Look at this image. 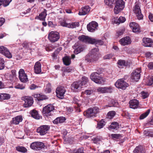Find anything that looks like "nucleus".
<instances>
[{
  "label": "nucleus",
  "instance_id": "nucleus-1",
  "mask_svg": "<svg viewBox=\"0 0 153 153\" xmlns=\"http://www.w3.org/2000/svg\"><path fill=\"white\" fill-rule=\"evenodd\" d=\"M114 11L115 14H117L122 11L125 7V2L123 0H117L115 3Z\"/></svg>",
  "mask_w": 153,
  "mask_h": 153
},
{
  "label": "nucleus",
  "instance_id": "nucleus-2",
  "mask_svg": "<svg viewBox=\"0 0 153 153\" xmlns=\"http://www.w3.org/2000/svg\"><path fill=\"white\" fill-rule=\"evenodd\" d=\"M99 108L97 107L91 108L88 109L84 113V116L87 117H92L99 112Z\"/></svg>",
  "mask_w": 153,
  "mask_h": 153
},
{
  "label": "nucleus",
  "instance_id": "nucleus-3",
  "mask_svg": "<svg viewBox=\"0 0 153 153\" xmlns=\"http://www.w3.org/2000/svg\"><path fill=\"white\" fill-rule=\"evenodd\" d=\"M59 38V33L57 32L51 31L48 34V38L51 42L53 43L58 41Z\"/></svg>",
  "mask_w": 153,
  "mask_h": 153
},
{
  "label": "nucleus",
  "instance_id": "nucleus-4",
  "mask_svg": "<svg viewBox=\"0 0 153 153\" xmlns=\"http://www.w3.org/2000/svg\"><path fill=\"white\" fill-rule=\"evenodd\" d=\"M61 25L63 27H65L69 28H74L79 26V24L78 22L68 23L66 19H64L60 23Z\"/></svg>",
  "mask_w": 153,
  "mask_h": 153
},
{
  "label": "nucleus",
  "instance_id": "nucleus-5",
  "mask_svg": "<svg viewBox=\"0 0 153 153\" xmlns=\"http://www.w3.org/2000/svg\"><path fill=\"white\" fill-rule=\"evenodd\" d=\"M115 85L117 88L124 90L128 86V84L125 82L123 79H120L116 82Z\"/></svg>",
  "mask_w": 153,
  "mask_h": 153
},
{
  "label": "nucleus",
  "instance_id": "nucleus-6",
  "mask_svg": "<svg viewBox=\"0 0 153 153\" xmlns=\"http://www.w3.org/2000/svg\"><path fill=\"white\" fill-rule=\"evenodd\" d=\"M45 146L43 143L40 142H35L30 145V148L33 150H39L44 148Z\"/></svg>",
  "mask_w": 153,
  "mask_h": 153
},
{
  "label": "nucleus",
  "instance_id": "nucleus-7",
  "mask_svg": "<svg viewBox=\"0 0 153 153\" xmlns=\"http://www.w3.org/2000/svg\"><path fill=\"white\" fill-rule=\"evenodd\" d=\"M141 69L138 68L135 69L131 74V79L132 80L137 81L140 77Z\"/></svg>",
  "mask_w": 153,
  "mask_h": 153
},
{
  "label": "nucleus",
  "instance_id": "nucleus-8",
  "mask_svg": "<svg viewBox=\"0 0 153 153\" xmlns=\"http://www.w3.org/2000/svg\"><path fill=\"white\" fill-rule=\"evenodd\" d=\"M99 77H101L100 75V74L97 72H94L92 73L90 76L91 79L96 83L98 84H103L104 82L103 79L102 77H99L100 79H99V81H98L97 80H96V78Z\"/></svg>",
  "mask_w": 153,
  "mask_h": 153
},
{
  "label": "nucleus",
  "instance_id": "nucleus-9",
  "mask_svg": "<svg viewBox=\"0 0 153 153\" xmlns=\"http://www.w3.org/2000/svg\"><path fill=\"white\" fill-rule=\"evenodd\" d=\"M49 129V126L44 125L38 128L37 129V132L40 135H43L47 133Z\"/></svg>",
  "mask_w": 153,
  "mask_h": 153
},
{
  "label": "nucleus",
  "instance_id": "nucleus-10",
  "mask_svg": "<svg viewBox=\"0 0 153 153\" xmlns=\"http://www.w3.org/2000/svg\"><path fill=\"white\" fill-rule=\"evenodd\" d=\"M65 91L66 90L64 87H58L56 90L57 97L60 99H63L64 97V94Z\"/></svg>",
  "mask_w": 153,
  "mask_h": 153
},
{
  "label": "nucleus",
  "instance_id": "nucleus-11",
  "mask_svg": "<svg viewBox=\"0 0 153 153\" xmlns=\"http://www.w3.org/2000/svg\"><path fill=\"white\" fill-rule=\"evenodd\" d=\"M133 11L135 14L138 19H141L143 18V16L141 13L140 5L139 4H135Z\"/></svg>",
  "mask_w": 153,
  "mask_h": 153
},
{
  "label": "nucleus",
  "instance_id": "nucleus-12",
  "mask_svg": "<svg viewBox=\"0 0 153 153\" xmlns=\"http://www.w3.org/2000/svg\"><path fill=\"white\" fill-rule=\"evenodd\" d=\"M71 88L74 91H77L83 88L81 81L74 82L71 85Z\"/></svg>",
  "mask_w": 153,
  "mask_h": 153
},
{
  "label": "nucleus",
  "instance_id": "nucleus-13",
  "mask_svg": "<svg viewBox=\"0 0 153 153\" xmlns=\"http://www.w3.org/2000/svg\"><path fill=\"white\" fill-rule=\"evenodd\" d=\"M74 49V53L76 54H78L82 51L85 49V47L83 45H78V43H76L72 47Z\"/></svg>",
  "mask_w": 153,
  "mask_h": 153
},
{
  "label": "nucleus",
  "instance_id": "nucleus-14",
  "mask_svg": "<svg viewBox=\"0 0 153 153\" xmlns=\"http://www.w3.org/2000/svg\"><path fill=\"white\" fill-rule=\"evenodd\" d=\"M19 79L21 82H25L28 81L27 76L23 69H20L19 72Z\"/></svg>",
  "mask_w": 153,
  "mask_h": 153
},
{
  "label": "nucleus",
  "instance_id": "nucleus-15",
  "mask_svg": "<svg viewBox=\"0 0 153 153\" xmlns=\"http://www.w3.org/2000/svg\"><path fill=\"white\" fill-rule=\"evenodd\" d=\"M0 53L8 58L12 57V54L9 50L4 46H1L0 47Z\"/></svg>",
  "mask_w": 153,
  "mask_h": 153
},
{
  "label": "nucleus",
  "instance_id": "nucleus-16",
  "mask_svg": "<svg viewBox=\"0 0 153 153\" xmlns=\"http://www.w3.org/2000/svg\"><path fill=\"white\" fill-rule=\"evenodd\" d=\"M23 100L25 101L24 106L25 108L29 107L31 106L33 103V98L29 97H23Z\"/></svg>",
  "mask_w": 153,
  "mask_h": 153
},
{
  "label": "nucleus",
  "instance_id": "nucleus-17",
  "mask_svg": "<svg viewBox=\"0 0 153 153\" xmlns=\"http://www.w3.org/2000/svg\"><path fill=\"white\" fill-rule=\"evenodd\" d=\"M142 45L145 47L153 46V41L151 39L144 37L143 39Z\"/></svg>",
  "mask_w": 153,
  "mask_h": 153
},
{
  "label": "nucleus",
  "instance_id": "nucleus-18",
  "mask_svg": "<svg viewBox=\"0 0 153 153\" xmlns=\"http://www.w3.org/2000/svg\"><path fill=\"white\" fill-rule=\"evenodd\" d=\"M129 26L131 28L133 32L138 33L141 31L139 25L135 22H132L129 24Z\"/></svg>",
  "mask_w": 153,
  "mask_h": 153
},
{
  "label": "nucleus",
  "instance_id": "nucleus-19",
  "mask_svg": "<svg viewBox=\"0 0 153 153\" xmlns=\"http://www.w3.org/2000/svg\"><path fill=\"white\" fill-rule=\"evenodd\" d=\"M98 26V24L95 22H92L87 25L88 30L90 32H93L95 30Z\"/></svg>",
  "mask_w": 153,
  "mask_h": 153
},
{
  "label": "nucleus",
  "instance_id": "nucleus-20",
  "mask_svg": "<svg viewBox=\"0 0 153 153\" xmlns=\"http://www.w3.org/2000/svg\"><path fill=\"white\" fill-rule=\"evenodd\" d=\"M98 55L89 54L85 57V60L87 62H90L96 61L98 60Z\"/></svg>",
  "mask_w": 153,
  "mask_h": 153
},
{
  "label": "nucleus",
  "instance_id": "nucleus-21",
  "mask_svg": "<svg viewBox=\"0 0 153 153\" xmlns=\"http://www.w3.org/2000/svg\"><path fill=\"white\" fill-rule=\"evenodd\" d=\"M54 107L51 105H48L46 106L43 109L42 113L43 114H49L54 110Z\"/></svg>",
  "mask_w": 153,
  "mask_h": 153
},
{
  "label": "nucleus",
  "instance_id": "nucleus-22",
  "mask_svg": "<svg viewBox=\"0 0 153 153\" xmlns=\"http://www.w3.org/2000/svg\"><path fill=\"white\" fill-rule=\"evenodd\" d=\"M97 90L98 92L102 93H111L112 91V88L111 87H99Z\"/></svg>",
  "mask_w": 153,
  "mask_h": 153
},
{
  "label": "nucleus",
  "instance_id": "nucleus-23",
  "mask_svg": "<svg viewBox=\"0 0 153 153\" xmlns=\"http://www.w3.org/2000/svg\"><path fill=\"white\" fill-rule=\"evenodd\" d=\"M119 42L122 45L125 46L130 44L131 41L130 37L126 36L120 39Z\"/></svg>",
  "mask_w": 153,
  "mask_h": 153
},
{
  "label": "nucleus",
  "instance_id": "nucleus-24",
  "mask_svg": "<svg viewBox=\"0 0 153 153\" xmlns=\"http://www.w3.org/2000/svg\"><path fill=\"white\" fill-rule=\"evenodd\" d=\"M78 39L80 41L85 43H91L92 38H91L88 36L82 35L78 37Z\"/></svg>",
  "mask_w": 153,
  "mask_h": 153
},
{
  "label": "nucleus",
  "instance_id": "nucleus-25",
  "mask_svg": "<svg viewBox=\"0 0 153 153\" xmlns=\"http://www.w3.org/2000/svg\"><path fill=\"white\" fill-rule=\"evenodd\" d=\"M90 10V8L89 6H85L81 8L78 14L79 15H84L88 13Z\"/></svg>",
  "mask_w": 153,
  "mask_h": 153
},
{
  "label": "nucleus",
  "instance_id": "nucleus-26",
  "mask_svg": "<svg viewBox=\"0 0 153 153\" xmlns=\"http://www.w3.org/2000/svg\"><path fill=\"white\" fill-rule=\"evenodd\" d=\"M41 64L39 61L37 62L34 66V72L36 74H39L41 72Z\"/></svg>",
  "mask_w": 153,
  "mask_h": 153
},
{
  "label": "nucleus",
  "instance_id": "nucleus-27",
  "mask_svg": "<svg viewBox=\"0 0 153 153\" xmlns=\"http://www.w3.org/2000/svg\"><path fill=\"white\" fill-rule=\"evenodd\" d=\"M129 104L130 108L135 109L138 108L139 102L138 100L134 99L130 100Z\"/></svg>",
  "mask_w": 153,
  "mask_h": 153
},
{
  "label": "nucleus",
  "instance_id": "nucleus-28",
  "mask_svg": "<svg viewBox=\"0 0 153 153\" xmlns=\"http://www.w3.org/2000/svg\"><path fill=\"white\" fill-rule=\"evenodd\" d=\"M22 120V116H18L13 118L12 120L11 121L10 123L11 124L17 125L20 122H21Z\"/></svg>",
  "mask_w": 153,
  "mask_h": 153
},
{
  "label": "nucleus",
  "instance_id": "nucleus-29",
  "mask_svg": "<svg viewBox=\"0 0 153 153\" xmlns=\"http://www.w3.org/2000/svg\"><path fill=\"white\" fill-rule=\"evenodd\" d=\"M47 10L45 9H44V10L40 13L38 16H37L36 18H38V19L41 21H45L46 18V16L47 15Z\"/></svg>",
  "mask_w": 153,
  "mask_h": 153
},
{
  "label": "nucleus",
  "instance_id": "nucleus-30",
  "mask_svg": "<svg viewBox=\"0 0 153 153\" xmlns=\"http://www.w3.org/2000/svg\"><path fill=\"white\" fill-rule=\"evenodd\" d=\"M66 120L65 117H60L56 118L53 121V123L54 124H58V123H63Z\"/></svg>",
  "mask_w": 153,
  "mask_h": 153
},
{
  "label": "nucleus",
  "instance_id": "nucleus-31",
  "mask_svg": "<svg viewBox=\"0 0 153 153\" xmlns=\"http://www.w3.org/2000/svg\"><path fill=\"white\" fill-rule=\"evenodd\" d=\"M33 96L36 100L38 101L42 100H46L48 99V97L42 95L40 94H36L34 95Z\"/></svg>",
  "mask_w": 153,
  "mask_h": 153
},
{
  "label": "nucleus",
  "instance_id": "nucleus-32",
  "mask_svg": "<svg viewBox=\"0 0 153 153\" xmlns=\"http://www.w3.org/2000/svg\"><path fill=\"white\" fill-rule=\"evenodd\" d=\"M30 114L32 117L35 119H40V117L39 114L38 113L37 111L35 110H33L31 111L30 112Z\"/></svg>",
  "mask_w": 153,
  "mask_h": 153
},
{
  "label": "nucleus",
  "instance_id": "nucleus-33",
  "mask_svg": "<svg viewBox=\"0 0 153 153\" xmlns=\"http://www.w3.org/2000/svg\"><path fill=\"white\" fill-rule=\"evenodd\" d=\"M63 61L65 65H69L71 62L70 58L68 56H66L63 58Z\"/></svg>",
  "mask_w": 153,
  "mask_h": 153
},
{
  "label": "nucleus",
  "instance_id": "nucleus-34",
  "mask_svg": "<svg viewBox=\"0 0 153 153\" xmlns=\"http://www.w3.org/2000/svg\"><path fill=\"white\" fill-rule=\"evenodd\" d=\"M91 44H95L96 45H102L104 44V42L101 40L92 39Z\"/></svg>",
  "mask_w": 153,
  "mask_h": 153
},
{
  "label": "nucleus",
  "instance_id": "nucleus-35",
  "mask_svg": "<svg viewBox=\"0 0 153 153\" xmlns=\"http://www.w3.org/2000/svg\"><path fill=\"white\" fill-rule=\"evenodd\" d=\"M82 81H81V84L82 85V87L84 88L87 87L86 84L88 82V78L85 76H83L82 78Z\"/></svg>",
  "mask_w": 153,
  "mask_h": 153
},
{
  "label": "nucleus",
  "instance_id": "nucleus-36",
  "mask_svg": "<svg viewBox=\"0 0 153 153\" xmlns=\"http://www.w3.org/2000/svg\"><path fill=\"white\" fill-rule=\"evenodd\" d=\"M103 140L102 137L101 136H97L92 139V140L94 143H97Z\"/></svg>",
  "mask_w": 153,
  "mask_h": 153
},
{
  "label": "nucleus",
  "instance_id": "nucleus-37",
  "mask_svg": "<svg viewBox=\"0 0 153 153\" xmlns=\"http://www.w3.org/2000/svg\"><path fill=\"white\" fill-rule=\"evenodd\" d=\"M16 149L19 152L22 153H25L27 151V149L22 146H17L16 147Z\"/></svg>",
  "mask_w": 153,
  "mask_h": 153
},
{
  "label": "nucleus",
  "instance_id": "nucleus-38",
  "mask_svg": "<svg viewBox=\"0 0 153 153\" xmlns=\"http://www.w3.org/2000/svg\"><path fill=\"white\" fill-rule=\"evenodd\" d=\"M153 83V76H149L146 80V84L150 86Z\"/></svg>",
  "mask_w": 153,
  "mask_h": 153
},
{
  "label": "nucleus",
  "instance_id": "nucleus-39",
  "mask_svg": "<svg viewBox=\"0 0 153 153\" xmlns=\"http://www.w3.org/2000/svg\"><path fill=\"white\" fill-rule=\"evenodd\" d=\"M134 153H143V149L141 146L136 147L133 151Z\"/></svg>",
  "mask_w": 153,
  "mask_h": 153
},
{
  "label": "nucleus",
  "instance_id": "nucleus-40",
  "mask_svg": "<svg viewBox=\"0 0 153 153\" xmlns=\"http://www.w3.org/2000/svg\"><path fill=\"white\" fill-rule=\"evenodd\" d=\"M150 112V110H147L146 112L142 114L140 117V119L142 120L145 118L149 115Z\"/></svg>",
  "mask_w": 153,
  "mask_h": 153
},
{
  "label": "nucleus",
  "instance_id": "nucleus-41",
  "mask_svg": "<svg viewBox=\"0 0 153 153\" xmlns=\"http://www.w3.org/2000/svg\"><path fill=\"white\" fill-rule=\"evenodd\" d=\"M105 125V123L103 120H101L97 123V128L98 129H100L103 127Z\"/></svg>",
  "mask_w": 153,
  "mask_h": 153
},
{
  "label": "nucleus",
  "instance_id": "nucleus-42",
  "mask_svg": "<svg viewBox=\"0 0 153 153\" xmlns=\"http://www.w3.org/2000/svg\"><path fill=\"white\" fill-rule=\"evenodd\" d=\"M114 0H105V4L109 7H112L114 4Z\"/></svg>",
  "mask_w": 153,
  "mask_h": 153
},
{
  "label": "nucleus",
  "instance_id": "nucleus-43",
  "mask_svg": "<svg viewBox=\"0 0 153 153\" xmlns=\"http://www.w3.org/2000/svg\"><path fill=\"white\" fill-rule=\"evenodd\" d=\"M22 45L24 48H30V47L32 46V44L30 42H27L25 41L22 44Z\"/></svg>",
  "mask_w": 153,
  "mask_h": 153
},
{
  "label": "nucleus",
  "instance_id": "nucleus-44",
  "mask_svg": "<svg viewBox=\"0 0 153 153\" xmlns=\"http://www.w3.org/2000/svg\"><path fill=\"white\" fill-rule=\"evenodd\" d=\"M10 94L6 93L1 94V97H2V100H8L10 98Z\"/></svg>",
  "mask_w": 153,
  "mask_h": 153
},
{
  "label": "nucleus",
  "instance_id": "nucleus-45",
  "mask_svg": "<svg viewBox=\"0 0 153 153\" xmlns=\"http://www.w3.org/2000/svg\"><path fill=\"white\" fill-rule=\"evenodd\" d=\"M109 103L111 105L108 106L109 107L111 106H117L118 105V102L114 99H111Z\"/></svg>",
  "mask_w": 153,
  "mask_h": 153
},
{
  "label": "nucleus",
  "instance_id": "nucleus-46",
  "mask_svg": "<svg viewBox=\"0 0 153 153\" xmlns=\"http://www.w3.org/2000/svg\"><path fill=\"white\" fill-rule=\"evenodd\" d=\"M118 123L117 122H112L110 126V128L111 129H115L118 128Z\"/></svg>",
  "mask_w": 153,
  "mask_h": 153
},
{
  "label": "nucleus",
  "instance_id": "nucleus-47",
  "mask_svg": "<svg viewBox=\"0 0 153 153\" xmlns=\"http://www.w3.org/2000/svg\"><path fill=\"white\" fill-rule=\"evenodd\" d=\"M51 85L50 83H48L45 89V92L46 93H49L51 91Z\"/></svg>",
  "mask_w": 153,
  "mask_h": 153
},
{
  "label": "nucleus",
  "instance_id": "nucleus-48",
  "mask_svg": "<svg viewBox=\"0 0 153 153\" xmlns=\"http://www.w3.org/2000/svg\"><path fill=\"white\" fill-rule=\"evenodd\" d=\"M99 51V49L98 48H95L93 49L90 51L89 54L91 55H97V52Z\"/></svg>",
  "mask_w": 153,
  "mask_h": 153
},
{
  "label": "nucleus",
  "instance_id": "nucleus-49",
  "mask_svg": "<svg viewBox=\"0 0 153 153\" xmlns=\"http://www.w3.org/2000/svg\"><path fill=\"white\" fill-rule=\"evenodd\" d=\"M15 71L14 70H13L11 71V72L12 74L10 75V80L11 81H12L14 79L16 78V74H15Z\"/></svg>",
  "mask_w": 153,
  "mask_h": 153
},
{
  "label": "nucleus",
  "instance_id": "nucleus-50",
  "mask_svg": "<svg viewBox=\"0 0 153 153\" xmlns=\"http://www.w3.org/2000/svg\"><path fill=\"white\" fill-rule=\"evenodd\" d=\"M115 112L114 111H111L109 112L107 116L109 118L111 119L115 115Z\"/></svg>",
  "mask_w": 153,
  "mask_h": 153
},
{
  "label": "nucleus",
  "instance_id": "nucleus-51",
  "mask_svg": "<svg viewBox=\"0 0 153 153\" xmlns=\"http://www.w3.org/2000/svg\"><path fill=\"white\" fill-rule=\"evenodd\" d=\"M120 134H111V137L114 139H117L120 138Z\"/></svg>",
  "mask_w": 153,
  "mask_h": 153
},
{
  "label": "nucleus",
  "instance_id": "nucleus-52",
  "mask_svg": "<svg viewBox=\"0 0 153 153\" xmlns=\"http://www.w3.org/2000/svg\"><path fill=\"white\" fill-rule=\"evenodd\" d=\"M74 69L72 67H67L64 69V72L70 73Z\"/></svg>",
  "mask_w": 153,
  "mask_h": 153
},
{
  "label": "nucleus",
  "instance_id": "nucleus-53",
  "mask_svg": "<svg viewBox=\"0 0 153 153\" xmlns=\"http://www.w3.org/2000/svg\"><path fill=\"white\" fill-rule=\"evenodd\" d=\"M117 63L120 66H126V62L124 60L120 59L118 61Z\"/></svg>",
  "mask_w": 153,
  "mask_h": 153
},
{
  "label": "nucleus",
  "instance_id": "nucleus-54",
  "mask_svg": "<svg viewBox=\"0 0 153 153\" xmlns=\"http://www.w3.org/2000/svg\"><path fill=\"white\" fill-rule=\"evenodd\" d=\"M93 91L90 89L86 90L85 91L82 92V93L85 94L86 95H89L93 93Z\"/></svg>",
  "mask_w": 153,
  "mask_h": 153
},
{
  "label": "nucleus",
  "instance_id": "nucleus-55",
  "mask_svg": "<svg viewBox=\"0 0 153 153\" xmlns=\"http://www.w3.org/2000/svg\"><path fill=\"white\" fill-rule=\"evenodd\" d=\"M12 0H3V5L4 7L8 6Z\"/></svg>",
  "mask_w": 153,
  "mask_h": 153
},
{
  "label": "nucleus",
  "instance_id": "nucleus-56",
  "mask_svg": "<svg viewBox=\"0 0 153 153\" xmlns=\"http://www.w3.org/2000/svg\"><path fill=\"white\" fill-rule=\"evenodd\" d=\"M15 88L17 89H23L25 88V86L23 85L19 84L17 85H16L15 87Z\"/></svg>",
  "mask_w": 153,
  "mask_h": 153
},
{
  "label": "nucleus",
  "instance_id": "nucleus-57",
  "mask_svg": "<svg viewBox=\"0 0 153 153\" xmlns=\"http://www.w3.org/2000/svg\"><path fill=\"white\" fill-rule=\"evenodd\" d=\"M48 25L49 27L52 28L54 27L56 25L55 23H53L51 21H49Z\"/></svg>",
  "mask_w": 153,
  "mask_h": 153
},
{
  "label": "nucleus",
  "instance_id": "nucleus-58",
  "mask_svg": "<svg viewBox=\"0 0 153 153\" xmlns=\"http://www.w3.org/2000/svg\"><path fill=\"white\" fill-rule=\"evenodd\" d=\"M72 102L73 103L76 104V105H77V106L81 105L79 103L80 101L74 98Z\"/></svg>",
  "mask_w": 153,
  "mask_h": 153
},
{
  "label": "nucleus",
  "instance_id": "nucleus-59",
  "mask_svg": "<svg viewBox=\"0 0 153 153\" xmlns=\"http://www.w3.org/2000/svg\"><path fill=\"white\" fill-rule=\"evenodd\" d=\"M142 97L143 99H145L149 96V94L145 92H142L141 93Z\"/></svg>",
  "mask_w": 153,
  "mask_h": 153
},
{
  "label": "nucleus",
  "instance_id": "nucleus-60",
  "mask_svg": "<svg viewBox=\"0 0 153 153\" xmlns=\"http://www.w3.org/2000/svg\"><path fill=\"white\" fill-rule=\"evenodd\" d=\"M118 20L119 22V24L120 23H123L126 21V19L124 17L120 16L118 19Z\"/></svg>",
  "mask_w": 153,
  "mask_h": 153
},
{
  "label": "nucleus",
  "instance_id": "nucleus-61",
  "mask_svg": "<svg viewBox=\"0 0 153 153\" xmlns=\"http://www.w3.org/2000/svg\"><path fill=\"white\" fill-rule=\"evenodd\" d=\"M112 55L111 54H108L103 57V59H110L112 58Z\"/></svg>",
  "mask_w": 153,
  "mask_h": 153
},
{
  "label": "nucleus",
  "instance_id": "nucleus-62",
  "mask_svg": "<svg viewBox=\"0 0 153 153\" xmlns=\"http://www.w3.org/2000/svg\"><path fill=\"white\" fill-rule=\"evenodd\" d=\"M75 153H84L83 148L81 147L78 149Z\"/></svg>",
  "mask_w": 153,
  "mask_h": 153
},
{
  "label": "nucleus",
  "instance_id": "nucleus-63",
  "mask_svg": "<svg viewBox=\"0 0 153 153\" xmlns=\"http://www.w3.org/2000/svg\"><path fill=\"white\" fill-rule=\"evenodd\" d=\"M80 106H77V105H75L74 106L75 108V111L77 112H80Z\"/></svg>",
  "mask_w": 153,
  "mask_h": 153
},
{
  "label": "nucleus",
  "instance_id": "nucleus-64",
  "mask_svg": "<svg viewBox=\"0 0 153 153\" xmlns=\"http://www.w3.org/2000/svg\"><path fill=\"white\" fill-rule=\"evenodd\" d=\"M37 88V86L34 84H32L29 87L31 90H34Z\"/></svg>",
  "mask_w": 153,
  "mask_h": 153
}]
</instances>
